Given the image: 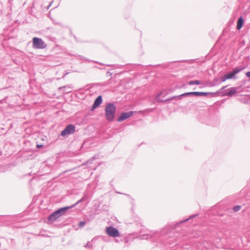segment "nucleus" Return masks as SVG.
<instances>
[{"mask_svg": "<svg viewBox=\"0 0 250 250\" xmlns=\"http://www.w3.org/2000/svg\"><path fill=\"white\" fill-rule=\"evenodd\" d=\"M33 47L35 49H44L46 47V44L43 41L37 37H34L32 40Z\"/></svg>", "mask_w": 250, "mask_h": 250, "instance_id": "obj_3", "label": "nucleus"}, {"mask_svg": "<svg viewBox=\"0 0 250 250\" xmlns=\"http://www.w3.org/2000/svg\"><path fill=\"white\" fill-rule=\"evenodd\" d=\"M220 79H221V81L223 82H224L226 81L227 80H228L226 75H225L224 76L221 77Z\"/></svg>", "mask_w": 250, "mask_h": 250, "instance_id": "obj_20", "label": "nucleus"}, {"mask_svg": "<svg viewBox=\"0 0 250 250\" xmlns=\"http://www.w3.org/2000/svg\"><path fill=\"white\" fill-rule=\"evenodd\" d=\"M196 216H197V214L192 215H191V216H190V218H189L187 219H186V220H184L183 221H182V223H183V222H186V221H187L189 219L193 218H194V217H196Z\"/></svg>", "mask_w": 250, "mask_h": 250, "instance_id": "obj_22", "label": "nucleus"}, {"mask_svg": "<svg viewBox=\"0 0 250 250\" xmlns=\"http://www.w3.org/2000/svg\"><path fill=\"white\" fill-rule=\"evenodd\" d=\"M85 225V222L84 221H81L79 224V226L80 227H83Z\"/></svg>", "mask_w": 250, "mask_h": 250, "instance_id": "obj_21", "label": "nucleus"}, {"mask_svg": "<svg viewBox=\"0 0 250 250\" xmlns=\"http://www.w3.org/2000/svg\"><path fill=\"white\" fill-rule=\"evenodd\" d=\"M156 233V232H150V233L148 234H145L140 235L139 238L140 239L144 240V239H153V235Z\"/></svg>", "mask_w": 250, "mask_h": 250, "instance_id": "obj_9", "label": "nucleus"}, {"mask_svg": "<svg viewBox=\"0 0 250 250\" xmlns=\"http://www.w3.org/2000/svg\"><path fill=\"white\" fill-rule=\"evenodd\" d=\"M241 70V69L238 68H234L233 70L231 72H229L228 74H226L227 78L228 79H236L235 75L238 74Z\"/></svg>", "mask_w": 250, "mask_h": 250, "instance_id": "obj_7", "label": "nucleus"}, {"mask_svg": "<svg viewBox=\"0 0 250 250\" xmlns=\"http://www.w3.org/2000/svg\"><path fill=\"white\" fill-rule=\"evenodd\" d=\"M69 209V208L66 207L61 208L54 211L52 213L48 218V219L50 221H54L58 219L59 217L63 215L66 211Z\"/></svg>", "mask_w": 250, "mask_h": 250, "instance_id": "obj_2", "label": "nucleus"}, {"mask_svg": "<svg viewBox=\"0 0 250 250\" xmlns=\"http://www.w3.org/2000/svg\"><path fill=\"white\" fill-rule=\"evenodd\" d=\"M134 113V112L132 111L122 113L120 115V117L117 119V122H122V121L126 120V119L129 118V117H130L131 116H132L133 115Z\"/></svg>", "mask_w": 250, "mask_h": 250, "instance_id": "obj_6", "label": "nucleus"}, {"mask_svg": "<svg viewBox=\"0 0 250 250\" xmlns=\"http://www.w3.org/2000/svg\"><path fill=\"white\" fill-rule=\"evenodd\" d=\"M197 249L199 250H203V248H206V246L205 245V244H203V246L201 243L198 244L197 246Z\"/></svg>", "mask_w": 250, "mask_h": 250, "instance_id": "obj_19", "label": "nucleus"}, {"mask_svg": "<svg viewBox=\"0 0 250 250\" xmlns=\"http://www.w3.org/2000/svg\"><path fill=\"white\" fill-rule=\"evenodd\" d=\"M220 83L219 79L218 78H215L211 83V86H214Z\"/></svg>", "mask_w": 250, "mask_h": 250, "instance_id": "obj_15", "label": "nucleus"}, {"mask_svg": "<svg viewBox=\"0 0 250 250\" xmlns=\"http://www.w3.org/2000/svg\"><path fill=\"white\" fill-rule=\"evenodd\" d=\"M241 208V206L237 205V206H236L233 207V210L234 212H237V211H238L239 210H240Z\"/></svg>", "mask_w": 250, "mask_h": 250, "instance_id": "obj_18", "label": "nucleus"}, {"mask_svg": "<svg viewBox=\"0 0 250 250\" xmlns=\"http://www.w3.org/2000/svg\"><path fill=\"white\" fill-rule=\"evenodd\" d=\"M227 86H223L222 87L219 91H218V93L219 92H221L222 90H223L226 87H227Z\"/></svg>", "mask_w": 250, "mask_h": 250, "instance_id": "obj_23", "label": "nucleus"}, {"mask_svg": "<svg viewBox=\"0 0 250 250\" xmlns=\"http://www.w3.org/2000/svg\"><path fill=\"white\" fill-rule=\"evenodd\" d=\"M237 92V89L235 87H231L228 89V92L224 94V96H231Z\"/></svg>", "mask_w": 250, "mask_h": 250, "instance_id": "obj_11", "label": "nucleus"}, {"mask_svg": "<svg viewBox=\"0 0 250 250\" xmlns=\"http://www.w3.org/2000/svg\"><path fill=\"white\" fill-rule=\"evenodd\" d=\"M84 200V197H83L81 199L78 200L77 202H76L74 204H73L72 206H70L66 207V208H69V209L72 208L76 207L79 203H81Z\"/></svg>", "mask_w": 250, "mask_h": 250, "instance_id": "obj_14", "label": "nucleus"}, {"mask_svg": "<svg viewBox=\"0 0 250 250\" xmlns=\"http://www.w3.org/2000/svg\"><path fill=\"white\" fill-rule=\"evenodd\" d=\"M89 247H90V246H89V245H88V243H87V244L85 246V248H89Z\"/></svg>", "mask_w": 250, "mask_h": 250, "instance_id": "obj_26", "label": "nucleus"}, {"mask_svg": "<svg viewBox=\"0 0 250 250\" xmlns=\"http://www.w3.org/2000/svg\"><path fill=\"white\" fill-rule=\"evenodd\" d=\"M161 93H159V94H158L156 97V100L159 101V102H166V101H170V100H171L172 99H174L175 98H176L177 97L176 96H174V97H172V98H169V99H167V100H160L159 99V97L161 95Z\"/></svg>", "mask_w": 250, "mask_h": 250, "instance_id": "obj_13", "label": "nucleus"}, {"mask_svg": "<svg viewBox=\"0 0 250 250\" xmlns=\"http://www.w3.org/2000/svg\"><path fill=\"white\" fill-rule=\"evenodd\" d=\"M75 131V126L72 124H69L61 132V135L63 137L73 134Z\"/></svg>", "mask_w": 250, "mask_h": 250, "instance_id": "obj_4", "label": "nucleus"}, {"mask_svg": "<svg viewBox=\"0 0 250 250\" xmlns=\"http://www.w3.org/2000/svg\"><path fill=\"white\" fill-rule=\"evenodd\" d=\"M243 23H244L243 19L242 17L241 16L239 18V19H238L237 21V29L238 30H240L242 28V27L243 25Z\"/></svg>", "mask_w": 250, "mask_h": 250, "instance_id": "obj_12", "label": "nucleus"}, {"mask_svg": "<svg viewBox=\"0 0 250 250\" xmlns=\"http://www.w3.org/2000/svg\"><path fill=\"white\" fill-rule=\"evenodd\" d=\"M116 108L113 103H108L105 107L106 119L109 122H112L115 118Z\"/></svg>", "mask_w": 250, "mask_h": 250, "instance_id": "obj_1", "label": "nucleus"}, {"mask_svg": "<svg viewBox=\"0 0 250 250\" xmlns=\"http://www.w3.org/2000/svg\"><path fill=\"white\" fill-rule=\"evenodd\" d=\"M102 96H99L94 101V102L92 106V109H95L97 108L100 104L102 103Z\"/></svg>", "mask_w": 250, "mask_h": 250, "instance_id": "obj_8", "label": "nucleus"}, {"mask_svg": "<svg viewBox=\"0 0 250 250\" xmlns=\"http://www.w3.org/2000/svg\"><path fill=\"white\" fill-rule=\"evenodd\" d=\"M105 232L110 237H116L120 236L119 230L112 226L107 227L105 229Z\"/></svg>", "mask_w": 250, "mask_h": 250, "instance_id": "obj_5", "label": "nucleus"}, {"mask_svg": "<svg viewBox=\"0 0 250 250\" xmlns=\"http://www.w3.org/2000/svg\"><path fill=\"white\" fill-rule=\"evenodd\" d=\"M246 75L247 76V77H249L250 78V71H248L246 73Z\"/></svg>", "mask_w": 250, "mask_h": 250, "instance_id": "obj_24", "label": "nucleus"}, {"mask_svg": "<svg viewBox=\"0 0 250 250\" xmlns=\"http://www.w3.org/2000/svg\"><path fill=\"white\" fill-rule=\"evenodd\" d=\"M209 94H215L214 93L199 92V97L206 96Z\"/></svg>", "mask_w": 250, "mask_h": 250, "instance_id": "obj_17", "label": "nucleus"}, {"mask_svg": "<svg viewBox=\"0 0 250 250\" xmlns=\"http://www.w3.org/2000/svg\"><path fill=\"white\" fill-rule=\"evenodd\" d=\"M42 145H37V147L38 148H41V147H42Z\"/></svg>", "mask_w": 250, "mask_h": 250, "instance_id": "obj_25", "label": "nucleus"}, {"mask_svg": "<svg viewBox=\"0 0 250 250\" xmlns=\"http://www.w3.org/2000/svg\"><path fill=\"white\" fill-rule=\"evenodd\" d=\"M189 85L197 84L199 85L201 84V82L198 80L190 81L188 83Z\"/></svg>", "mask_w": 250, "mask_h": 250, "instance_id": "obj_16", "label": "nucleus"}, {"mask_svg": "<svg viewBox=\"0 0 250 250\" xmlns=\"http://www.w3.org/2000/svg\"><path fill=\"white\" fill-rule=\"evenodd\" d=\"M187 96H194L196 97H199V92H189L185 93L178 96L180 98L181 97H184Z\"/></svg>", "mask_w": 250, "mask_h": 250, "instance_id": "obj_10", "label": "nucleus"}]
</instances>
